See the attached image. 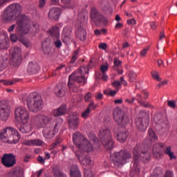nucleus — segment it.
<instances>
[{"mask_svg":"<svg viewBox=\"0 0 177 177\" xmlns=\"http://www.w3.org/2000/svg\"><path fill=\"white\" fill-rule=\"evenodd\" d=\"M23 12V7L20 4H11L7 8L2 15L4 21L17 20L16 32L18 35H27L30 32H37L39 30V25L37 22H32L26 15H20Z\"/></svg>","mask_w":177,"mask_h":177,"instance_id":"obj_1","label":"nucleus"},{"mask_svg":"<svg viewBox=\"0 0 177 177\" xmlns=\"http://www.w3.org/2000/svg\"><path fill=\"white\" fill-rule=\"evenodd\" d=\"M149 151V147L146 145H136L133 150V169L137 172V174H139L140 172V170L139 169V160H142V161H144V162H147V161H149L151 157Z\"/></svg>","mask_w":177,"mask_h":177,"instance_id":"obj_2","label":"nucleus"},{"mask_svg":"<svg viewBox=\"0 0 177 177\" xmlns=\"http://www.w3.org/2000/svg\"><path fill=\"white\" fill-rule=\"evenodd\" d=\"M88 71H89V70L87 67L82 66L79 68L77 71L69 75L68 82L69 89L71 90L73 86H74V82H77L82 85H85V84H86L85 75L88 74Z\"/></svg>","mask_w":177,"mask_h":177,"instance_id":"obj_3","label":"nucleus"},{"mask_svg":"<svg viewBox=\"0 0 177 177\" xmlns=\"http://www.w3.org/2000/svg\"><path fill=\"white\" fill-rule=\"evenodd\" d=\"M73 142L80 150H83V151L86 153L93 151V146L91 141L88 140V138L84 136L80 131H76L73 134Z\"/></svg>","mask_w":177,"mask_h":177,"instance_id":"obj_4","label":"nucleus"},{"mask_svg":"<svg viewBox=\"0 0 177 177\" xmlns=\"http://www.w3.org/2000/svg\"><path fill=\"white\" fill-rule=\"evenodd\" d=\"M21 136L13 127H8L0 131V140L4 143H17Z\"/></svg>","mask_w":177,"mask_h":177,"instance_id":"obj_5","label":"nucleus"},{"mask_svg":"<svg viewBox=\"0 0 177 177\" xmlns=\"http://www.w3.org/2000/svg\"><path fill=\"white\" fill-rule=\"evenodd\" d=\"M27 106L30 111L37 113L42 110L44 107V102L41 95L36 93H30L26 99Z\"/></svg>","mask_w":177,"mask_h":177,"instance_id":"obj_6","label":"nucleus"},{"mask_svg":"<svg viewBox=\"0 0 177 177\" xmlns=\"http://www.w3.org/2000/svg\"><path fill=\"white\" fill-rule=\"evenodd\" d=\"M99 139L106 150L113 149L114 142L113 141L111 133L110 132V129H109V128L102 127L100 129Z\"/></svg>","mask_w":177,"mask_h":177,"instance_id":"obj_7","label":"nucleus"},{"mask_svg":"<svg viewBox=\"0 0 177 177\" xmlns=\"http://www.w3.org/2000/svg\"><path fill=\"white\" fill-rule=\"evenodd\" d=\"M10 53L12 56L11 63L15 67H19L23 62V56L21 55V48L19 47H13L10 48Z\"/></svg>","mask_w":177,"mask_h":177,"instance_id":"obj_8","label":"nucleus"},{"mask_svg":"<svg viewBox=\"0 0 177 177\" xmlns=\"http://www.w3.org/2000/svg\"><path fill=\"white\" fill-rule=\"evenodd\" d=\"M31 122L32 125H35V127L38 128H42L50 122V118L45 115H38L31 117Z\"/></svg>","mask_w":177,"mask_h":177,"instance_id":"obj_9","label":"nucleus"},{"mask_svg":"<svg viewBox=\"0 0 177 177\" xmlns=\"http://www.w3.org/2000/svg\"><path fill=\"white\" fill-rule=\"evenodd\" d=\"M113 118L118 124H121L122 125H127V124L129 122V118L128 117V115L120 109H114Z\"/></svg>","mask_w":177,"mask_h":177,"instance_id":"obj_10","label":"nucleus"},{"mask_svg":"<svg viewBox=\"0 0 177 177\" xmlns=\"http://www.w3.org/2000/svg\"><path fill=\"white\" fill-rule=\"evenodd\" d=\"M132 158V155L128 151L122 150L115 154L113 162H118L120 165L127 164V160Z\"/></svg>","mask_w":177,"mask_h":177,"instance_id":"obj_11","label":"nucleus"},{"mask_svg":"<svg viewBox=\"0 0 177 177\" xmlns=\"http://www.w3.org/2000/svg\"><path fill=\"white\" fill-rule=\"evenodd\" d=\"M15 118L18 121H29L30 120V113L26 109L19 106L15 109Z\"/></svg>","mask_w":177,"mask_h":177,"instance_id":"obj_12","label":"nucleus"},{"mask_svg":"<svg viewBox=\"0 0 177 177\" xmlns=\"http://www.w3.org/2000/svg\"><path fill=\"white\" fill-rule=\"evenodd\" d=\"M1 164L6 168H12L16 164V156L13 153H5L1 158Z\"/></svg>","mask_w":177,"mask_h":177,"instance_id":"obj_13","label":"nucleus"},{"mask_svg":"<svg viewBox=\"0 0 177 177\" xmlns=\"http://www.w3.org/2000/svg\"><path fill=\"white\" fill-rule=\"evenodd\" d=\"M58 131L57 124L55 125L50 124L43 129V135L46 139H52Z\"/></svg>","mask_w":177,"mask_h":177,"instance_id":"obj_14","label":"nucleus"},{"mask_svg":"<svg viewBox=\"0 0 177 177\" xmlns=\"http://www.w3.org/2000/svg\"><path fill=\"white\" fill-rule=\"evenodd\" d=\"M34 127H35V124H32L31 118L30 123H28V121H22L19 122V124L17 125V128L21 133H30Z\"/></svg>","mask_w":177,"mask_h":177,"instance_id":"obj_15","label":"nucleus"},{"mask_svg":"<svg viewBox=\"0 0 177 177\" xmlns=\"http://www.w3.org/2000/svg\"><path fill=\"white\" fill-rule=\"evenodd\" d=\"M68 124L71 129H78L80 117L77 113H72L68 116Z\"/></svg>","mask_w":177,"mask_h":177,"instance_id":"obj_16","label":"nucleus"},{"mask_svg":"<svg viewBox=\"0 0 177 177\" xmlns=\"http://www.w3.org/2000/svg\"><path fill=\"white\" fill-rule=\"evenodd\" d=\"M164 143H156L153 146V156L157 160H160L164 157V153H162V148L164 147Z\"/></svg>","mask_w":177,"mask_h":177,"instance_id":"obj_17","label":"nucleus"},{"mask_svg":"<svg viewBox=\"0 0 177 177\" xmlns=\"http://www.w3.org/2000/svg\"><path fill=\"white\" fill-rule=\"evenodd\" d=\"M136 124L138 129L143 132L146 131L149 127V120L147 118H138L136 120Z\"/></svg>","mask_w":177,"mask_h":177,"instance_id":"obj_18","label":"nucleus"},{"mask_svg":"<svg viewBox=\"0 0 177 177\" xmlns=\"http://www.w3.org/2000/svg\"><path fill=\"white\" fill-rule=\"evenodd\" d=\"M67 113V105L62 104L59 108L54 109L51 112L53 117H60V115H64Z\"/></svg>","mask_w":177,"mask_h":177,"instance_id":"obj_19","label":"nucleus"},{"mask_svg":"<svg viewBox=\"0 0 177 177\" xmlns=\"http://www.w3.org/2000/svg\"><path fill=\"white\" fill-rule=\"evenodd\" d=\"M76 156L82 165L84 167H89V165L92 164V160H91V158L88 156H84L83 154L80 155L78 152L76 153Z\"/></svg>","mask_w":177,"mask_h":177,"instance_id":"obj_20","label":"nucleus"},{"mask_svg":"<svg viewBox=\"0 0 177 177\" xmlns=\"http://www.w3.org/2000/svg\"><path fill=\"white\" fill-rule=\"evenodd\" d=\"M60 13H62L60 8H51L48 12V17L51 19V20H59V17H60Z\"/></svg>","mask_w":177,"mask_h":177,"instance_id":"obj_21","label":"nucleus"},{"mask_svg":"<svg viewBox=\"0 0 177 177\" xmlns=\"http://www.w3.org/2000/svg\"><path fill=\"white\" fill-rule=\"evenodd\" d=\"M9 114H10L9 109L3 108V102L0 101V117L1 120L6 121L9 118Z\"/></svg>","mask_w":177,"mask_h":177,"instance_id":"obj_22","label":"nucleus"},{"mask_svg":"<svg viewBox=\"0 0 177 177\" xmlns=\"http://www.w3.org/2000/svg\"><path fill=\"white\" fill-rule=\"evenodd\" d=\"M71 38V29L68 27H65L62 32V41L64 44L70 42Z\"/></svg>","mask_w":177,"mask_h":177,"instance_id":"obj_23","label":"nucleus"},{"mask_svg":"<svg viewBox=\"0 0 177 177\" xmlns=\"http://www.w3.org/2000/svg\"><path fill=\"white\" fill-rule=\"evenodd\" d=\"M25 146H36L39 147L44 145V141L41 139H33V140H26L24 142Z\"/></svg>","mask_w":177,"mask_h":177,"instance_id":"obj_24","label":"nucleus"},{"mask_svg":"<svg viewBox=\"0 0 177 177\" xmlns=\"http://www.w3.org/2000/svg\"><path fill=\"white\" fill-rule=\"evenodd\" d=\"M41 48L44 55H49L52 50V48L50 47V39H46L43 41Z\"/></svg>","mask_w":177,"mask_h":177,"instance_id":"obj_25","label":"nucleus"},{"mask_svg":"<svg viewBox=\"0 0 177 177\" xmlns=\"http://www.w3.org/2000/svg\"><path fill=\"white\" fill-rule=\"evenodd\" d=\"M55 93L58 97H63L66 95V87L62 84L57 85L55 88Z\"/></svg>","mask_w":177,"mask_h":177,"instance_id":"obj_26","label":"nucleus"},{"mask_svg":"<svg viewBox=\"0 0 177 177\" xmlns=\"http://www.w3.org/2000/svg\"><path fill=\"white\" fill-rule=\"evenodd\" d=\"M8 177H24V171L21 168L15 169L8 174Z\"/></svg>","mask_w":177,"mask_h":177,"instance_id":"obj_27","label":"nucleus"},{"mask_svg":"<svg viewBox=\"0 0 177 177\" xmlns=\"http://www.w3.org/2000/svg\"><path fill=\"white\" fill-rule=\"evenodd\" d=\"M27 71L28 74H37L39 71V65L37 64H34L32 62L29 63Z\"/></svg>","mask_w":177,"mask_h":177,"instance_id":"obj_28","label":"nucleus"},{"mask_svg":"<svg viewBox=\"0 0 177 177\" xmlns=\"http://www.w3.org/2000/svg\"><path fill=\"white\" fill-rule=\"evenodd\" d=\"M128 138V131H119L116 134V139L120 143H124Z\"/></svg>","mask_w":177,"mask_h":177,"instance_id":"obj_29","label":"nucleus"},{"mask_svg":"<svg viewBox=\"0 0 177 177\" xmlns=\"http://www.w3.org/2000/svg\"><path fill=\"white\" fill-rule=\"evenodd\" d=\"M48 33L53 38H55L56 39H59L60 37V31L59 30V27L53 26L49 30Z\"/></svg>","mask_w":177,"mask_h":177,"instance_id":"obj_30","label":"nucleus"},{"mask_svg":"<svg viewBox=\"0 0 177 177\" xmlns=\"http://www.w3.org/2000/svg\"><path fill=\"white\" fill-rule=\"evenodd\" d=\"M76 37H77L80 41H85L86 39V30L82 28H79L76 31Z\"/></svg>","mask_w":177,"mask_h":177,"instance_id":"obj_31","label":"nucleus"},{"mask_svg":"<svg viewBox=\"0 0 177 177\" xmlns=\"http://www.w3.org/2000/svg\"><path fill=\"white\" fill-rule=\"evenodd\" d=\"M70 176L82 177V176L81 175V172H80V170L78 169V167L77 165H73L71 167Z\"/></svg>","mask_w":177,"mask_h":177,"instance_id":"obj_32","label":"nucleus"},{"mask_svg":"<svg viewBox=\"0 0 177 177\" xmlns=\"http://www.w3.org/2000/svg\"><path fill=\"white\" fill-rule=\"evenodd\" d=\"M100 13L97 12L96 8H93L91 10V17L94 23H97L98 18L100 17Z\"/></svg>","mask_w":177,"mask_h":177,"instance_id":"obj_33","label":"nucleus"},{"mask_svg":"<svg viewBox=\"0 0 177 177\" xmlns=\"http://www.w3.org/2000/svg\"><path fill=\"white\" fill-rule=\"evenodd\" d=\"M164 153L166 154V156H168L169 157L170 160H176V156L174 154V152L172 151V148L171 146L167 147L164 149Z\"/></svg>","mask_w":177,"mask_h":177,"instance_id":"obj_34","label":"nucleus"},{"mask_svg":"<svg viewBox=\"0 0 177 177\" xmlns=\"http://www.w3.org/2000/svg\"><path fill=\"white\" fill-rule=\"evenodd\" d=\"M52 172L55 177H67L64 173L62 172L57 166H54Z\"/></svg>","mask_w":177,"mask_h":177,"instance_id":"obj_35","label":"nucleus"},{"mask_svg":"<svg viewBox=\"0 0 177 177\" xmlns=\"http://www.w3.org/2000/svg\"><path fill=\"white\" fill-rule=\"evenodd\" d=\"M136 100L140 104V106H142L143 107H150V104L149 102L143 101V97H142V95L137 94Z\"/></svg>","mask_w":177,"mask_h":177,"instance_id":"obj_36","label":"nucleus"},{"mask_svg":"<svg viewBox=\"0 0 177 177\" xmlns=\"http://www.w3.org/2000/svg\"><path fill=\"white\" fill-rule=\"evenodd\" d=\"M148 138L151 142H157L158 140V138L156 136V133L152 129H149L148 130Z\"/></svg>","mask_w":177,"mask_h":177,"instance_id":"obj_37","label":"nucleus"},{"mask_svg":"<svg viewBox=\"0 0 177 177\" xmlns=\"http://www.w3.org/2000/svg\"><path fill=\"white\" fill-rule=\"evenodd\" d=\"M18 41H19V42H21V44H23V45H24V46H26V48H30V46H31V43H30V41L28 40H26L24 39V37L19 36L18 37Z\"/></svg>","mask_w":177,"mask_h":177,"instance_id":"obj_38","label":"nucleus"},{"mask_svg":"<svg viewBox=\"0 0 177 177\" xmlns=\"http://www.w3.org/2000/svg\"><path fill=\"white\" fill-rule=\"evenodd\" d=\"M95 23H100V24H104L106 26V24L109 23V21L107 20V18L104 17L103 15H100Z\"/></svg>","mask_w":177,"mask_h":177,"instance_id":"obj_39","label":"nucleus"},{"mask_svg":"<svg viewBox=\"0 0 177 177\" xmlns=\"http://www.w3.org/2000/svg\"><path fill=\"white\" fill-rule=\"evenodd\" d=\"M0 82H3L4 85H14L16 82H19V80L13 79L12 80H0Z\"/></svg>","mask_w":177,"mask_h":177,"instance_id":"obj_40","label":"nucleus"},{"mask_svg":"<svg viewBox=\"0 0 177 177\" xmlns=\"http://www.w3.org/2000/svg\"><path fill=\"white\" fill-rule=\"evenodd\" d=\"M151 77L153 80H156V81H161V78L160 77V73L158 71H153L151 73Z\"/></svg>","mask_w":177,"mask_h":177,"instance_id":"obj_41","label":"nucleus"},{"mask_svg":"<svg viewBox=\"0 0 177 177\" xmlns=\"http://www.w3.org/2000/svg\"><path fill=\"white\" fill-rule=\"evenodd\" d=\"M129 82H135V81H136V73L135 72H130L129 74Z\"/></svg>","mask_w":177,"mask_h":177,"instance_id":"obj_42","label":"nucleus"},{"mask_svg":"<svg viewBox=\"0 0 177 177\" xmlns=\"http://www.w3.org/2000/svg\"><path fill=\"white\" fill-rule=\"evenodd\" d=\"M91 114V109L87 108L82 113V118L86 120L89 115Z\"/></svg>","mask_w":177,"mask_h":177,"instance_id":"obj_43","label":"nucleus"},{"mask_svg":"<svg viewBox=\"0 0 177 177\" xmlns=\"http://www.w3.org/2000/svg\"><path fill=\"white\" fill-rule=\"evenodd\" d=\"M113 64L114 68H115V67H121V64H122V61L118 59V58H114Z\"/></svg>","mask_w":177,"mask_h":177,"instance_id":"obj_44","label":"nucleus"},{"mask_svg":"<svg viewBox=\"0 0 177 177\" xmlns=\"http://www.w3.org/2000/svg\"><path fill=\"white\" fill-rule=\"evenodd\" d=\"M149 47L144 48L140 53V56L141 57H145L146 55H147V52H149Z\"/></svg>","mask_w":177,"mask_h":177,"instance_id":"obj_45","label":"nucleus"},{"mask_svg":"<svg viewBox=\"0 0 177 177\" xmlns=\"http://www.w3.org/2000/svg\"><path fill=\"white\" fill-rule=\"evenodd\" d=\"M77 59H78V51H75L73 55V57H72V59L70 62V63L71 64H73V63H75V60H77Z\"/></svg>","mask_w":177,"mask_h":177,"instance_id":"obj_46","label":"nucleus"},{"mask_svg":"<svg viewBox=\"0 0 177 177\" xmlns=\"http://www.w3.org/2000/svg\"><path fill=\"white\" fill-rule=\"evenodd\" d=\"M112 86L118 91V89H120V86H121V82L118 80H115L113 82H112Z\"/></svg>","mask_w":177,"mask_h":177,"instance_id":"obj_47","label":"nucleus"},{"mask_svg":"<svg viewBox=\"0 0 177 177\" xmlns=\"http://www.w3.org/2000/svg\"><path fill=\"white\" fill-rule=\"evenodd\" d=\"M167 106L171 109H175V107H176V102L174 100H169L167 102Z\"/></svg>","mask_w":177,"mask_h":177,"instance_id":"obj_48","label":"nucleus"},{"mask_svg":"<svg viewBox=\"0 0 177 177\" xmlns=\"http://www.w3.org/2000/svg\"><path fill=\"white\" fill-rule=\"evenodd\" d=\"M118 92V89H116V90H111L108 93H106V91H104V93L105 94V95H106V93H107V95H109V96H114V95H117V93Z\"/></svg>","mask_w":177,"mask_h":177,"instance_id":"obj_49","label":"nucleus"},{"mask_svg":"<svg viewBox=\"0 0 177 177\" xmlns=\"http://www.w3.org/2000/svg\"><path fill=\"white\" fill-rule=\"evenodd\" d=\"M84 177H95L93 173L91 170L84 171Z\"/></svg>","mask_w":177,"mask_h":177,"instance_id":"obj_50","label":"nucleus"},{"mask_svg":"<svg viewBox=\"0 0 177 177\" xmlns=\"http://www.w3.org/2000/svg\"><path fill=\"white\" fill-rule=\"evenodd\" d=\"M109 70V65H102L100 66V71L102 74L106 73V71Z\"/></svg>","mask_w":177,"mask_h":177,"instance_id":"obj_51","label":"nucleus"},{"mask_svg":"<svg viewBox=\"0 0 177 177\" xmlns=\"http://www.w3.org/2000/svg\"><path fill=\"white\" fill-rule=\"evenodd\" d=\"M91 99H92V93H86L85 96H84V100L86 102H89V100H91Z\"/></svg>","mask_w":177,"mask_h":177,"instance_id":"obj_52","label":"nucleus"},{"mask_svg":"<svg viewBox=\"0 0 177 177\" xmlns=\"http://www.w3.org/2000/svg\"><path fill=\"white\" fill-rule=\"evenodd\" d=\"M62 3H64L66 8H71L70 3H71V0H61Z\"/></svg>","mask_w":177,"mask_h":177,"instance_id":"obj_53","label":"nucleus"},{"mask_svg":"<svg viewBox=\"0 0 177 177\" xmlns=\"http://www.w3.org/2000/svg\"><path fill=\"white\" fill-rule=\"evenodd\" d=\"M17 39H19V38H17V35H16V34H12L10 35V40L12 42H17Z\"/></svg>","mask_w":177,"mask_h":177,"instance_id":"obj_54","label":"nucleus"},{"mask_svg":"<svg viewBox=\"0 0 177 177\" xmlns=\"http://www.w3.org/2000/svg\"><path fill=\"white\" fill-rule=\"evenodd\" d=\"M98 47H99L100 49H102V50H106V49H107V44L101 43V44H100Z\"/></svg>","mask_w":177,"mask_h":177,"instance_id":"obj_55","label":"nucleus"},{"mask_svg":"<svg viewBox=\"0 0 177 177\" xmlns=\"http://www.w3.org/2000/svg\"><path fill=\"white\" fill-rule=\"evenodd\" d=\"M91 107L93 109V110H95L96 107H97V106L95 105V102L91 101L88 104V106L87 107V109H91Z\"/></svg>","mask_w":177,"mask_h":177,"instance_id":"obj_56","label":"nucleus"},{"mask_svg":"<svg viewBox=\"0 0 177 177\" xmlns=\"http://www.w3.org/2000/svg\"><path fill=\"white\" fill-rule=\"evenodd\" d=\"M46 5V0H40L39 3V8H44Z\"/></svg>","mask_w":177,"mask_h":177,"instance_id":"obj_57","label":"nucleus"},{"mask_svg":"<svg viewBox=\"0 0 177 177\" xmlns=\"http://www.w3.org/2000/svg\"><path fill=\"white\" fill-rule=\"evenodd\" d=\"M164 177H174V171H167Z\"/></svg>","mask_w":177,"mask_h":177,"instance_id":"obj_58","label":"nucleus"},{"mask_svg":"<svg viewBox=\"0 0 177 177\" xmlns=\"http://www.w3.org/2000/svg\"><path fill=\"white\" fill-rule=\"evenodd\" d=\"M59 144H60V142L59 141H56L55 142H54L51 145L50 149L53 150V149H56L57 145Z\"/></svg>","mask_w":177,"mask_h":177,"instance_id":"obj_59","label":"nucleus"},{"mask_svg":"<svg viewBox=\"0 0 177 177\" xmlns=\"http://www.w3.org/2000/svg\"><path fill=\"white\" fill-rule=\"evenodd\" d=\"M168 84V82L166 80L159 83L158 84L156 85V88H161V86H164V85H167Z\"/></svg>","mask_w":177,"mask_h":177,"instance_id":"obj_60","label":"nucleus"},{"mask_svg":"<svg viewBox=\"0 0 177 177\" xmlns=\"http://www.w3.org/2000/svg\"><path fill=\"white\" fill-rule=\"evenodd\" d=\"M55 45L56 48H61L62 47V41L57 39L55 41Z\"/></svg>","mask_w":177,"mask_h":177,"instance_id":"obj_61","label":"nucleus"},{"mask_svg":"<svg viewBox=\"0 0 177 177\" xmlns=\"http://www.w3.org/2000/svg\"><path fill=\"white\" fill-rule=\"evenodd\" d=\"M95 98L98 100H100V99H103V94H102L101 93H97L95 94Z\"/></svg>","mask_w":177,"mask_h":177,"instance_id":"obj_62","label":"nucleus"},{"mask_svg":"<svg viewBox=\"0 0 177 177\" xmlns=\"http://www.w3.org/2000/svg\"><path fill=\"white\" fill-rule=\"evenodd\" d=\"M101 78L103 81H107V80H109V76L106 73H102L101 75Z\"/></svg>","mask_w":177,"mask_h":177,"instance_id":"obj_63","label":"nucleus"},{"mask_svg":"<svg viewBox=\"0 0 177 177\" xmlns=\"http://www.w3.org/2000/svg\"><path fill=\"white\" fill-rule=\"evenodd\" d=\"M127 24L129 26H130V24H136V20H135L134 19H129L127 20Z\"/></svg>","mask_w":177,"mask_h":177,"instance_id":"obj_64","label":"nucleus"}]
</instances>
